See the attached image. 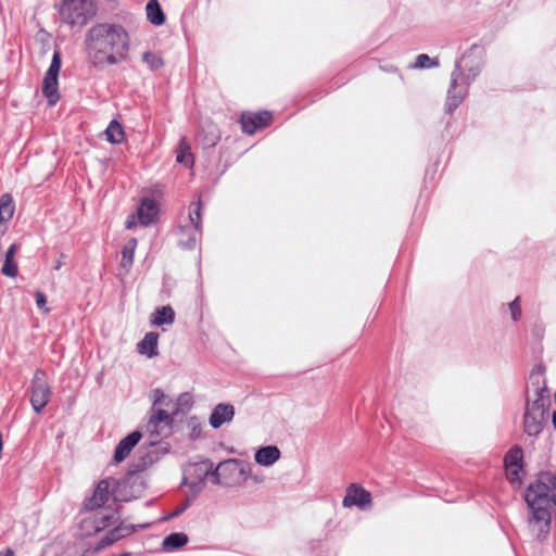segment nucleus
<instances>
[{"instance_id":"nucleus-1","label":"nucleus","mask_w":556,"mask_h":556,"mask_svg":"<svg viewBox=\"0 0 556 556\" xmlns=\"http://www.w3.org/2000/svg\"><path fill=\"white\" fill-rule=\"evenodd\" d=\"M86 46L93 65H112L125 60L129 50V36L121 25L97 24L88 30Z\"/></svg>"},{"instance_id":"nucleus-2","label":"nucleus","mask_w":556,"mask_h":556,"mask_svg":"<svg viewBox=\"0 0 556 556\" xmlns=\"http://www.w3.org/2000/svg\"><path fill=\"white\" fill-rule=\"evenodd\" d=\"M533 394H528L522 417V428L527 435L539 437L548 420L551 397L545 380L540 375H531Z\"/></svg>"},{"instance_id":"nucleus-3","label":"nucleus","mask_w":556,"mask_h":556,"mask_svg":"<svg viewBox=\"0 0 556 556\" xmlns=\"http://www.w3.org/2000/svg\"><path fill=\"white\" fill-rule=\"evenodd\" d=\"M549 492L545 482H535L526 491L525 500L531 510L529 525L538 539L549 532L551 510L556 506V493L549 495Z\"/></svg>"},{"instance_id":"nucleus-4","label":"nucleus","mask_w":556,"mask_h":556,"mask_svg":"<svg viewBox=\"0 0 556 556\" xmlns=\"http://www.w3.org/2000/svg\"><path fill=\"white\" fill-rule=\"evenodd\" d=\"M143 489V480L132 473L123 483L111 478L103 479L97 484L92 496L85 501L84 506L88 510H93L105 505L111 497L116 502H128L137 498Z\"/></svg>"},{"instance_id":"nucleus-5","label":"nucleus","mask_w":556,"mask_h":556,"mask_svg":"<svg viewBox=\"0 0 556 556\" xmlns=\"http://www.w3.org/2000/svg\"><path fill=\"white\" fill-rule=\"evenodd\" d=\"M200 469L205 475L211 473V481L213 483L224 486L240 485L248 478V467L239 459L224 460L215 469H213L212 462L205 460L200 464Z\"/></svg>"},{"instance_id":"nucleus-6","label":"nucleus","mask_w":556,"mask_h":556,"mask_svg":"<svg viewBox=\"0 0 556 556\" xmlns=\"http://www.w3.org/2000/svg\"><path fill=\"white\" fill-rule=\"evenodd\" d=\"M93 0H63L59 9L62 21L72 26H84L94 15Z\"/></svg>"},{"instance_id":"nucleus-7","label":"nucleus","mask_w":556,"mask_h":556,"mask_svg":"<svg viewBox=\"0 0 556 556\" xmlns=\"http://www.w3.org/2000/svg\"><path fill=\"white\" fill-rule=\"evenodd\" d=\"M202 202L199 200L189 206V222L179 227L178 242L185 249H193L202 235Z\"/></svg>"},{"instance_id":"nucleus-8","label":"nucleus","mask_w":556,"mask_h":556,"mask_svg":"<svg viewBox=\"0 0 556 556\" xmlns=\"http://www.w3.org/2000/svg\"><path fill=\"white\" fill-rule=\"evenodd\" d=\"M468 88L469 81H464L460 64L455 63L445 102L447 113H453L462 104L467 96Z\"/></svg>"},{"instance_id":"nucleus-9","label":"nucleus","mask_w":556,"mask_h":556,"mask_svg":"<svg viewBox=\"0 0 556 556\" xmlns=\"http://www.w3.org/2000/svg\"><path fill=\"white\" fill-rule=\"evenodd\" d=\"M61 70V53L60 51L55 50L52 60L50 63V66L48 71L46 72V75L43 77L42 81V93L48 99V102L50 105H54L59 99L60 94L58 91V77Z\"/></svg>"},{"instance_id":"nucleus-10","label":"nucleus","mask_w":556,"mask_h":556,"mask_svg":"<svg viewBox=\"0 0 556 556\" xmlns=\"http://www.w3.org/2000/svg\"><path fill=\"white\" fill-rule=\"evenodd\" d=\"M51 389L46 372L37 370L34 375L30 389V404L36 413H40L49 402Z\"/></svg>"},{"instance_id":"nucleus-11","label":"nucleus","mask_w":556,"mask_h":556,"mask_svg":"<svg viewBox=\"0 0 556 556\" xmlns=\"http://www.w3.org/2000/svg\"><path fill=\"white\" fill-rule=\"evenodd\" d=\"M456 63L460 64L464 81H469L470 85L482 67V48L471 46Z\"/></svg>"},{"instance_id":"nucleus-12","label":"nucleus","mask_w":556,"mask_h":556,"mask_svg":"<svg viewBox=\"0 0 556 556\" xmlns=\"http://www.w3.org/2000/svg\"><path fill=\"white\" fill-rule=\"evenodd\" d=\"M342 505L345 508L356 506L361 510H367L371 507V494L358 484L352 483L346 489Z\"/></svg>"},{"instance_id":"nucleus-13","label":"nucleus","mask_w":556,"mask_h":556,"mask_svg":"<svg viewBox=\"0 0 556 556\" xmlns=\"http://www.w3.org/2000/svg\"><path fill=\"white\" fill-rule=\"evenodd\" d=\"M271 119V113L263 111L258 113H243L240 124L243 132L253 135L257 129L265 127Z\"/></svg>"},{"instance_id":"nucleus-14","label":"nucleus","mask_w":556,"mask_h":556,"mask_svg":"<svg viewBox=\"0 0 556 556\" xmlns=\"http://www.w3.org/2000/svg\"><path fill=\"white\" fill-rule=\"evenodd\" d=\"M141 438L142 433L139 430H135L122 439L114 451V462L117 464L124 462Z\"/></svg>"},{"instance_id":"nucleus-15","label":"nucleus","mask_w":556,"mask_h":556,"mask_svg":"<svg viewBox=\"0 0 556 556\" xmlns=\"http://www.w3.org/2000/svg\"><path fill=\"white\" fill-rule=\"evenodd\" d=\"M235 416V407L231 404L219 403L210 415L208 424L213 429L220 428L224 424L230 422Z\"/></svg>"},{"instance_id":"nucleus-16","label":"nucleus","mask_w":556,"mask_h":556,"mask_svg":"<svg viewBox=\"0 0 556 556\" xmlns=\"http://www.w3.org/2000/svg\"><path fill=\"white\" fill-rule=\"evenodd\" d=\"M113 515L97 514L93 517L85 518L80 522V529L84 534L91 535L97 533L112 523Z\"/></svg>"},{"instance_id":"nucleus-17","label":"nucleus","mask_w":556,"mask_h":556,"mask_svg":"<svg viewBox=\"0 0 556 556\" xmlns=\"http://www.w3.org/2000/svg\"><path fill=\"white\" fill-rule=\"evenodd\" d=\"M523 451L519 446L511 447L505 455L504 463L510 476L518 478L519 470L522 468ZM515 479V478H511Z\"/></svg>"},{"instance_id":"nucleus-18","label":"nucleus","mask_w":556,"mask_h":556,"mask_svg":"<svg viewBox=\"0 0 556 556\" xmlns=\"http://www.w3.org/2000/svg\"><path fill=\"white\" fill-rule=\"evenodd\" d=\"M157 212L156 202L152 199L144 198L138 207V218L143 226H149L155 220Z\"/></svg>"},{"instance_id":"nucleus-19","label":"nucleus","mask_w":556,"mask_h":556,"mask_svg":"<svg viewBox=\"0 0 556 556\" xmlns=\"http://www.w3.org/2000/svg\"><path fill=\"white\" fill-rule=\"evenodd\" d=\"M14 201L11 194L4 193L0 197V235L7 231V222H9L14 214Z\"/></svg>"},{"instance_id":"nucleus-20","label":"nucleus","mask_w":556,"mask_h":556,"mask_svg":"<svg viewBox=\"0 0 556 556\" xmlns=\"http://www.w3.org/2000/svg\"><path fill=\"white\" fill-rule=\"evenodd\" d=\"M159 333L154 331L148 332L143 339L138 343V352L148 357H154L159 355L157 351Z\"/></svg>"},{"instance_id":"nucleus-21","label":"nucleus","mask_w":556,"mask_h":556,"mask_svg":"<svg viewBox=\"0 0 556 556\" xmlns=\"http://www.w3.org/2000/svg\"><path fill=\"white\" fill-rule=\"evenodd\" d=\"M279 457L280 451L274 445L261 447L255 453V462L262 466H271Z\"/></svg>"},{"instance_id":"nucleus-22","label":"nucleus","mask_w":556,"mask_h":556,"mask_svg":"<svg viewBox=\"0 0 556 556\" xmlns=\"http://www.w3.org/2000/svg\"><path fill=\"white\" fill-rule=\"evenodd\" d=\"M175 320V312L169 306H162L161 308H157L152 315H151V324L153 326H163V325H172Z\"/></svg>"},{"instance_id":"nucleus-23","label":"nucleus","mask_w":556,"mask_h":556,"mask_svg":"<svg viewBox=\"0 0 556 556\" xmlns=\"http://www.w3.org/2000/svg\"><path fill=\"white\" fill-rule=\"evenodd\" d=\"M148 21L156 26L164 24L165 15L156 0H150L146 7Z\"/></svg>"},{"instance_id":"nucleus-24","label":"nucleus","mask_w":556,"mask_h":556,"mask_svg":"<svg viewBox=\"0 0 556 556\" xmlns=\"http://www.w3.org/2000/svg\"><path fill=\"white\" fill-rule=\"evenodd\" d=\"M137 248V239L130 238L124 245L122 251L121 268L128 273L134 263L135 251Z\"/></svg>"},{"instance_id":"nucleus-25","label":"nucleus","mask_w":556,"mask_h":556,"mask_svg":"<svg viewBox=\"0 0 556 556\" xmlns=\"http://www.w3.org/2000/svg\"><path fill=\"white\" fill-rule=\"evenodd\" d=\"M188 543L187 534L182 532H174L168 534L162 543L163 549L173 551L185 546Z\"/></svg>"},{"instance_id":"nucleus-26","label":"nucleus","mask_w":556,"mask_h":556,"mask_svg":"<svg viewBox=\"0 0 556 556\" xmlns=\"http://www.w3.org/2000/svg\"><path fill=\"white\" fill-rule=\"evenodd\" d=\"M161 424L170 425L172 417L166 410H164L162 408H157V409L154 408L153 414L151 415L149 424H148V429L151 432H157V428Z\"/></svg>"},{"instance_id":"nucleus-27","label":"nucleus","mask_w":556,"mask_h":556,"mask_svg":"<svg viewBox=\"0 0 556 556\" xmlns=\"http://www.w3.org/2000/svg\"><path fill=\"white\" fill-rule=\"evenodd\" d=\"M106 140L111 143H121L125 138L122 125L117 121H112L104 131Z\"/></svg>"},{"instance_id":"nucleus-28","label":"nucleus","mask_w":556,"mask_h":556,"mask_svg":"<svg viewBox=\"0 0 556 556\" xmlns=\"http://www.w3.org/2000/svg\"><path fill=\"white\" fill-rule=\"evenodd\" d=\"M176 161L178 163H185L187 166H191L193 164V159L190 153V147L188 146L185 139H181L179 142V151L176 156Z\"/></svg>"},{"instance_id":"nucleus-29","label":"nucleus","mask_w":556,"mask_h":556,"mask_svg":"<svg viewBox=\"0 0 556 556\" xmlns=\"http://www.w3.org/2000/svg\"><path fill=\"white\" fill-rule=\"evenodd\" d=\"M142 61L148 65V67L152 71H156L163 66L162 58L151 51H147L142 55Z\"/></svg>"},{"instance_id":"nucleus-30","label":"nucleus","mask_w":556,"mask_h":556,"mask_svg":"<svg viewBox=\"0 0 556 556\" xmlns=\"http://www.w3.org/2000/svg\"><path fill=\"white\" fill-rule=\"evenodd\" d=\"M146 527H147V525L135 526V525H127V523L121 522L113 530L115 531V533L118 535V539L121 540V539L134 533L138 528L143 529Z\"/></svg>"},{"instance_id":"nucleus-31","label":"nucleus","mask_w":556,"mask_h":556,"mask_svg":"<svg viewBox=\"0 0 556 556\" xmlns=\"http://www.w3.org/2000/svg\"><path fill=\"white\" fill-rule=\"evenodd\" d=\"M1 273L7 276L14 278L17 275V264L14 258L4 257V263L1 268Z\"/></svg>"},{"instance_id":"nucleus-32","label":"nucleus","mask_w":556,"mask_h":556,"mask_svg":"<svg viewBox=\"0 0 556 556\" xmlns=\"http://www.w3.org/2000/svg\"><path fill=\"white\" fill-rule=\"evenodd\" d=\"M118 540H119L118 535L112 529L100 540V542L98 543L96 549L100 551L102 548H105V547L112 545L113 543L117 542Z\"/></svg>"},{"instance_id":"nucleus-33","label":"nucleus","mask_w":556,"mask_h":556,"mask_svg":"<svg viewBox=\"0 0 556 556\" xmlns=\"http://www.w3.org/2000/svg\"><path fill=\"white\" fill-rule=\"evenodd\" d=\"M439 62L437 60L431 59L428 54H419L415 62V67L418 68H427L438 66Z\"/></svg>"},{"instance_id":"nucleus-34","label":"nucleus","mask_w":556,"mask_h":556,"mask_svg":"<svg viewBox=\"0 0 556 556\" xmlns=\"http://www.w3.org/2000/svg\"><path fill=\"white\" fill-rule=\"evenodd\" d=\"M509 309H510L513 320H515V321L519 320V318L521 316V308H520L518 298H516L511 303H509Z\"/></svg>"},{"instance_id":"nucleus-35","label":"nucleus","mask_w":556,"mask_h":556,"mask_svg":"<svg viewBox=\"0 0 556 556\" xmlns=\"http://www.w3.org/2000/svg\"><path fill=\"white\" fill-rule=\"evenodd\" d=\"M538 482H545L549 485V495L552 493H556V473L555 475H551V473H547L545 476H543Z\"/></svg>"},{"instance_id":"nucleus-36","label":"nucleus","mask_w":556,"mask_h":556,"mask_svg":"<svg viewBox=\"0 0 556 556\" xmlns=\"http://www.w3.org/2000/svg\"><path fill=\"white\" fill-rule=\"evenodd\" d=\"M153 399H154V401H153V409H154L155 406L165 404L166 395L161 389H155V390H153Z\"/></svg>"},{"instance_id":"nucleus-37","label":"nucleus","mask_w":556,"mask_h":556,"mask_svg":"<svg viewBox=\"0 0 556 556\" xmlns=\"http://www.w3.org/2000/svg\"><path fill=\"white\" fill-rule=\"evenodd\" d=\"M35 298H36V304H37L38 308H40L45 312H48L49 309L46 308V304H47L46 295L41 291H36Z\"/></svg>"},{"instance_id":"nucleus-38","label":"nucleus","mask_w":556,"mask_h":556,"mask_svg":"<svg viewBox=\"0 0 556 556\" xmlns=\"http://www.w3.org/2000/svg\"><path fill=\"white\" fill-rule=\"evenodd\" d=\"M192 404V396L189 393H182L178 397L179 406H190Z\"/></svg>"},{"instance_id":"nucleus-39","label":"nucleus","mask_w":556,"mask_h":556,"mask_svg":"<svg viewBox=\"0 0 556 556\" xmlns=\"http://www.w3.org/2000/svg\"><path fill=\"white\" fill-rule=\"evenodd\" d=\"M17 250H18V244H16V243L11 244L5 252V257L14 258Z\"/></svg>"},{"instance_id":"nucleus-40","label":"nucleus","mask_w":556,"mask_h":556,"mask_svg":"<svg viewBox=\"0 0 556 556\" xmlns=\"http://www.w3.org/2000/svg\"><path fill=\"white\" fill-rule=\"evenodd\" d=\"M185 510V507H181V508H177L175 511H173L169 516H167L165 518V520H168L170 518H175L177 516H179L182 511Z\"/></svg>"},{"instance_id":"nucleus-41","label":"nucleus","mask_w":556,"mask_h":556,"mask_svg":"<svg viewBox=\"0 0 556 556\" xmlns=\"http://www.w3.org/2000/svg\"><path fill=\"white\" fill-rule=\"evenodd\" d=\"M135 225H136V223H135V220H134V217H131V218L127 219V222H126V227H127V228H129V229H130V228H132Z\"/></svg>"},{"instance_id":"nucleus-42","label":"nucleus","mask_w":556,"mask_h":556,"mask_svg":"<svg viewBox=\"0 0 556 556\" xmlns=\"http://www.w3.org/2000/svg\"><path fill=\"white\" fill-rule=\"evenodd\" d=\"M0 556H13V551L8 548L4 552H0Z\"/></svg>"},{"instance_id":"nucleus-43","label":"nucleus","mask_w":556,"mask_h":556,"mask_svg":"<svg viewBox=\"0 0 556 556\" xmlns=\"http://www.w3.org/2000/svg\"><path fill=\"white\" fill-rule=\"evenodd\" d=\"M148 463L143 462L141 465H137V469L143 470L147 467Z\"/></svg>"},{"instance_id":"nucleus-44","label":"nucleus","mask_w":556,"mask_h":556,"mask_svg":"<svg viewBox=\"0 0 556 556\" xmlns=\"http://www.w3.org/2000/svg\"><path fill=\"white\" fill-rule=\"evenodd\" d=\"M61 265H62V264H61V262H58V263L55 264V266H54V269H56V270H58V269H60V268H61Z\"/></svg>"},{"instance_id":"nucleus-45","label":"nucleus","mask_w":556,"mask_h":556,"mask_svg":"<svg viewBox=\"0 0 556 556\" xmlns=\"http://www.w3.org/2000/svg\"><path fill=\"white\" fill-rule=\"evenodd\" d=\"M119 556H132V554H131L130 552H125V553H123V554H122V555H119Z\"/></svg>"}]
</instances>
